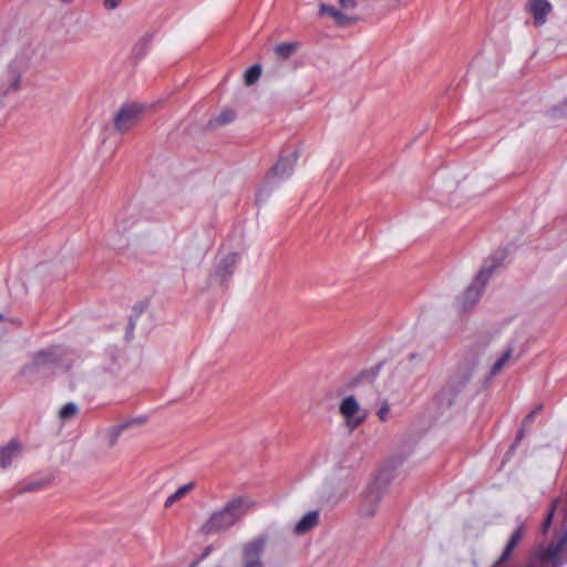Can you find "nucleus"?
<instances>
[{"label":"nucleus","instance_id":"9b49d317","mask_svg":"<svg viewBox=\"0 0 567 567\" xmlns=\"http://www.w3.org/2000/svg\"><path fill=\"white\" fill-rule=\"evenodd\" d=\"M525 9L532 14L534 24L542 27L547 22V18L553 11V6L548 0H527Z\"/></svg>","mask_w":567,"mask_h":567},{"label":"nucleus","instance_id":"7c9ffc66","mask_svg":"<svg viewBox=\"0 0 567 567\" xmlns=\"http://www.w3.org/2000/svg\"><path fill=\"white\" fill-rule=\"evenodd\" d=\"M8 331V321L0 315V333H6Z\"/></svg>","mask_w":567,"mask_h":567},{"label":"nucleus","instance_id":"1a4fd4ad","mask_svg":"<svg viewBox=\"0 0 567 567\" xmlns=\"http://www.w3.org/2000/svg\"><path fill=\"white\" fill-rule=\"evenodd\" d=\"M144 107L140 104H124L114 117V126L116 131L125 133L137 125Z\"/></svg>","mask_w":567,"mask_h":567},{"label":"nucleus","instance_id":"ddd939ff","mask_svg":"<svg viewBox=\"0 0 567 567\" xmlns=\"http://www.w3.org/2000/svg\"><path fill=\"white\" fill-rule=\"evenodd\" d=\"M297 159V155L292 153L289 157H281L275 164L270 173L268 174V181L270 182L274 177L286 178L292 174L293 166Z\"/></svg>","mask_w":567,"mask_h":567},{"label":"nucleus","instance_id":"b1692460","mask_svg":"<svg viewBox=\"0 0 567 567\" xmlns=\"http://www.w3.org/2000/svg\"><path fill=\"white\" fill-rule=\"evenodd\" d=\"M79 412V408L75 403H66L59 411V419L61 422H68L75 417Z\"/></svg>","mask_w":567,"mask_h":567},{"label":"nucleus","instance_id":"20e7f679","mask_svg":"<svg viewBox=\"0 0 567 567\" xmlns=\"http://www.w3.org/2000/svg\"><path fill=\"white\" fill-rule=\"evenodd\" d=\"M386 489V480L380 474L377 480L363 492L359 514L361 517L371 518L375 515L380 501Z\"/></svg>","mask_w":567,"mask_h":567},{"label":"nucleus","instance_id":"aec40b11","mask_svg":"<svg viewBox=\"0 0 567 567\" xmlns=\"http://www.w3.org/2000/svg\"><path fill=\"white\" fill-rule=\"evenodd\" d=\"M236 118V112L231 109H224L217 115L213 116L207 126L212 130L220 128Z\"/></svg>","mask_w":567,"mask_h":567},{"label":"nucleus","instance_id":"a878e982","mask_svg":"<svg viewBox=\"0 0 567 567\" xmlns=\"http://www.w3.org/2000/svg\"><path fill=\"white\" fill-rule=\"evenodd\" d=\"M390 414V405L388 401H382L380 409L377 412V415L380 421L385 422L389 419Z\"/></svg>","mask_w":567,"mask_h":567},{"label":"nucleus","instance_id":"0eeeda50","mask_svg":"<svg viewBox=\"0 0 567 567\" xmlns=\"http://www.w3.org/2000/svg\"><path fill=\"white\" fill-rule=\"evenodd\" d=\"M494 266H483L477 274L474 282L465 290L461 299L458 300V307L463 311L471 309L480 299L482 290L488 281Z\"/></svg>","mask_w":567,"mask_h":567},{"label":"nucleus","instance_id":"412c9836","mask_svg":"<svg viewBox=\"0 0 567 567\" xmlns=\"http://www.w3.org/2000/svg\"><path fill=\"white\" fill-rule=\"evenodd\" d=\"M300 48L299 42H282L275 47L274 52L278 59H289Z\"/></svg>","mask_w":567,"mask_h":567},{"label":"nucleus","instance_id":"f257e3e1","mask_svg":"<svg viewBox=\"0 0 567 567\" xmlns=\"http://www.w3.org/2000/svg\"><path fill=\"white\" fill-rule=\"evenodd\" d=\"M257 506L250 496L240 495L230 498L224 507L214 512L205 522L202 530L209 534L226 532L235 526L246 514Z\"/></svg>","mask_w":567,"mask_h":567},{"label":"nucleus","instance_id":"f3484780","mask_svg":"<svg viewBox=\"0 0 567 567\" xmlns=\"http://www.w3.org/2000/svg\"><path fill=\"white\" fill-rule=\"evenodd\" d=\"M143 423H144V419H136V420H130V421L123 422L117 425H113L110 429H107L104 436H105L109 447H113L116 444L120 435L125 430H127L130 426H132L133 424H143Z\"/></svg>","mask_w":567,"mask_h":567},{"label":"nucleus","instance_id":"dca6fc26","mask_svg":"<svg viewBox=\"0 0 567 567\" xmlns=\"http://www.w3.org/2000/svg\"><path fill=\"white\" fill-rule=\"evenodd\" d=\"M319 524V512L312 511L307 513L302 518H300L295 527L293 534L297 536H302L312 530Z\"/></svg>","mask_w":567,"mask_h":567},{"label":"nucleus","instance_id":"bb28decb","mask_svg":"<svg viewBox=\"0 0 567 567\" xmlns=\"http://www.w3.org/2000/svg\"><path fill=\"white\" fill-rule=\"evenodd\" d=\"M123 0H103V7L107 11L115 10L120 7Z\"/></svg>","mask_w":567,"mask_h":567},{"label":"nucleus","instance_id":"c85d7f7f","mask_svg":"<svg viewBox=\"0 0 567 567\" xmlns=\"http://www.w3.org/2000/svg\"><path fill=\"white\" fill-rule=\"evenodd\" d=\"M542 409V406H538L536 408L535 410H533L523 421V426H527L528 424H530L535 416L537 415V413L539 412V410Z\"/></svg>","mask_w":567,"mask_h":567},{"label":"nucleus","instance_id":"6e6552de","mask_svg":"<svg viewBox=\"0 0 567 567\" xmlns=\"http://www.w3.org/2000/svg\"><path fill=\"white\" fill-rule=\"evenodd\" d=\"M339 412L344 419L346 426L353 431L367 419L368 412L361 408L353 395L346 396L339 406Z\"/></svg>","mask_w":567,"mask_h":567},{"label":"nucleus","instance_id":"6ab92c4d","mask_svg":"<svg viewBox=\"0 0 567 567\" xmlns=\"http://www.w3.org/2000/svg\"><path fill=\"white\" fill-rule=\"evenodd\" d=\"M318 13L319 16L327 14L331 17L334 20V22L341 27L349 25L350 23H352V19L350 17L344 14L342 11L336 9L334 7L326 4L323 2L319 4Z\"/></svg>","mask_w":567,"mask_h":567},{"label":"nucleus","instance_id":"39448f33","mask_svg":"<svg viewBox=\"0 0 567 567\" xmlns=\"http://www.w3.org/2000/svg\"><path fill=\"white\" fill-rule=\"evenodd\" d=\"M565 546H567V532L559 543L539 548L525 567H560L565 561L560 557Z\"/></svg>","mask_w":567,"mask_h":567},{"label":"nucleus","instance_id":"473e14b6","mask_svg":"<svg viewBox=\"0 0 567 567\" xmlns=\"http://www.w3.org/2000/svg\"><path fill=\"white\" fill-rule=\"evenodd\" d=\"M60 2L64 3V4H71L73 3L75 0H59Z\"/></svg>","mask_w":567,"mask_h":567},{"label":"nucleus","instance_id":"9d476101","mask_svg":"<svg viewBox=\"0 0 567 567\" xmlns=\"http://www.w3.org/2000/svg\"><path fill=\"white\" fill-rule=\"evenodd\" d=\"M525 534H526V525H525V523H520L517 526V528L508 537V539L502 550V554L494 561L492 567H501V566L508 564L513 559L516 548L523 542Z\"/></svg>","mask_w":567,"mask_h":567},{"label":"nucleus","instance_id":"cd10ccee","mask_svg":"<svg viewBox=\"0 0 567 567\" xmlns=\"http://www.w3.org/2000/svg\"><path fill=\"white\" fill-rule=\"evenodd\" d=\"M340 7L343 10H353L357 8V1L355 0H338Z\"/></svg>","mask_w":567,"mask_h":567},{"label":"nucleus","instance_id":"4be33fe9","mask_svg":"<svg viewBox=\"0 0 567 567\" xmlns=\"http://www.w3.org/2000/svg\"><path fill=\"white\" fill-rule=\"evenodd\" d=\"M194 482H189L181 486L174 494L167 497V499L165 501V507H171L174 503L179 502L182 498L188 495L194 489Z\"/></svg>","mask_w":567,"mask_h":567},{"label":"nucleus","instance_id":"2f4dec72","mask_svg":"<svg viewBox=\"0 0 567 567\" xmlns=\"http://www.w3.org/2000/svg\"><path fill=\"white\" fill-rule=\"evenodd\" d=\"M551 516H553V514L550 513L548 515V517L546 518L545 524H544V530H546L549 527L550 522H551Z\"/></svg>","mask_w":567,"mask_h":567},{"label":"nucleus","instance_id":"2eb2a0df","mask_svg":"<svg viewBox=\"0 0 567 567\" xmlns=\"http://www.w3.org/2000/svg\"><path fill=\"white\" fill-rule=\"evenodd\" d=\"M21 451L22 446L17 440H11L7 445L0 447V467H8L21 454Z\"/></svg>","mask_w":567,"mask_h":567},{"label":"nucleus","instance_id":"423d86ee","mask_svg":"<svg viewBox=\"0 0 567 567\" xmlns=\"http://www.w3.org/2000/svg\"><path fill=\"white\" fill-rule=\"evenodd\" d=\"M29 54L17 55L14 60L8 66L6 75L1 83V90L3 95H9L17 92L21 87V75L28 68L30 61Z\"/></svg>","mask_w":567,"mask_h":567},{"label":"nucleus","instance_id":"f8f14e48","mask_svg":"<svg viewBox=\"0 0 567 567\" xmlns=\"http://www.w3.org/2000/svg\"><path fill=\"white\" fill-rule=\"evenodd\" d=\"M237 261V254L229 252L223 256L217 264L214 279L217 280L220 285L225 284L228 278L233 276Z\"/></svg>","mask_w":567,"mask_h":567},{"label":"nucleus","instance_id":"5701e85b","mask_svg":"<svg viewBox=\"0 0 567 567\" xmlns=\"http://www.w3.org/2000/svg\"><path fill=\"white\" fill-rule=\"evenodd\" d=\"M513 354V348L508 347L503 355L495 361L491 369V375H497L508 363L511 357Z\"/></svg>","mask_w":567,"mask_h":567},{"label":"nucleus","instance_id":"a211bd4d","mask_svg":"<svg viewBox=\"0 0 567 567\" xmlns=\"http://www.w3.org/2000/svg\"><path fill=\"white\" fill-rule=\"evenodd\" d=\"M51 482H52V477L51 476H44V477H41V478L27 480V481L20 482L16 486V489H17L18 494H24V493H30V492H38V491L43 489L47 486H49L51 484Z\"/></svg>","mask_w":567,"mask_h":567},{"label":"nucleus","instance_id":"4468645a","mask_svg":"<svg viewBox=\"0 0 567 567\" xmlns=\"http://www.w3.org/2000/svg\"><path fill=\"white\" fill-rule=\"evenodd\" d=\"M470 378V372H465L461 377L455 375L451 378L449 383L441 391V396H446L447 403H452L453 398L465 386Z\"/></svg>","mask_w":567,"mask_h":567},{"label":"nucleus","instance_id":"c756f323","mask_svg":"<svg viewBox=\"0 0 567 567\" xmlns=\"http://www.w3.org/2000/svg\"><path fill=\"white\" fill-rule=\"evenodd\" d=\"M50 272V267L47 265H40L35 268L34 275L39 277H43Z\"/></svg>","mask_w":567,"mask_h":567},{"label":"nucleus","instance_id":"7ed1b4c3","mask_svg":"<svg viewBox=\"0 0 567 567\" xmlns=\"http://www.w3.org/2000/svg\"><path fill=\"white\" fill-rule=\"evenodd\" d=\"M270 540L268 533H261L243 543L240 567H266L265 554Z\"/></svg>","mask_w":567,"mask_h":567},{"label":"nucleus","instance_id":"f03ea898","mask_svg":"<svg viewBox=\"0 0 567 567\" xmlns=\"http://www.w3.org/2000/svg\"><path fill=\"white\" fill-rule=\"evenodd\" d=\"M69 353L60 347H51L31 355L20 371V377L29 383L37 382L50 374L56 368H69Z\"/></svg>","mask_w":567,"mask_h":567},{"label":"nucleus","instance_id":"393cba45","mask_svg":"<svg viewBox=\"0 0 567 567\" xmlns=\"http://www.w3.org/2000/svg\"><path fill=\"white\" fill-rule=\"evenodd\" d=\"M261 75V68L260 65L256 64L249 68L245 73V82L247 85H252L256 83Z\"/></svg>","mask_w":567,"mask_h":567}]
</instances>
